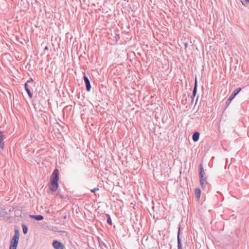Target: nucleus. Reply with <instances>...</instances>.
<instances>
[{"instance_id":"obj_1","label":"nucleus","mask_w":249,"mask_h":249,"mask_svg":"<svg viewBox=\"0 0 249 249\" xmlns=\"http://www.w3.org/2000/svg\"><path fill=\"white\" fill-rule=\"evenodd\" d=\"M51 184L49 189L52 192H55L58 189V181L59 179V171L55 169L51 177Z\"/></svg>"},{"instance_id":"obj_2","label":"nucleus","mask_w":249,"mask_h":249,"mask_svg":"<svg viewBox=\"0 0 249 249\" xmlns=\"http://www.w3.org/2000/svg\"><path fill=\"white\" fill-rule=\"evenodd\" d=\"M242 88H238L231 93L230 97L226 101V107H228L230 104L232 100L242 90Z\"/></svg>"},{"instance_id":"obj_3","label":"nucleus","mask_w":249,"mask_h":249,"mask_svg":"<svg viewBox=\"0 0 249 249\" xmlns=\"http://www.w3.org/2000/svg\"><path fill=\"white\" fill-rule=\"evenodd\" d=\"M199 181H206L207 179V177L205 176V173L204 172L203 167L202 164L199 165Z\"/></svg>"},{"instance_id":"obj_4","label":"nucleus","mask_w":249,"mask_h":249,"mask_svg":"<svg viewBox=\"0 0 249 249\" xmlns=\"http://www.w3.org/2000/svg\"><path fill=\"white\" fill-rule=\"evenodd\" d=\"M111 35L112 36V38L110 37V44L115 45L117 43L118 39L120 38L119 34L114 33V36H113V34L111 33Z\"/></svg>"},{"instance_id":"obj_5","label":"nucleus","mask_w":249,"mask_h":249,"mask_svg":"<svg viewBox=\"0 0 249 249\" xmlns=\"http://www.w3.org/2000/svg\"><path fill=\"white\" fill-rule=\"evenodd\" d=\"M180 232H181L180 226H179L178 227V236H177L178 249H183L181 240V238L180 237Z\"/></svg>"},{"instance_id":"obj_6","label":"nucleus","mask_w":249,"mask_h":249,"mask_svg":"<svg viewBox=\"0 0 249 249\" xmlns=\"http://www.w3.org/2000/svg\"><path fill=\"white\" fill-rule=\"evenodd\" d=\"M19 238V232L18 229H15V234L11 241L18 243Z\"/></svg>"},{"instance_id":"obj_7","label":"nucleus","mask_w":249,"mask_h":249,"mask_svg":"<svg viewBox=\"0 0 249 249\" xmlns=\"http://www.w3.org/2000/svg\"><path fill=\"white\" fill-rule=\"evenodd\" d=\"M53 245L55 249H64L63 245L59 241H53Z\"/></svg>"},{"instance_id":"obj_8","label":"nucleus","mask_w":249,"mask_h":249,"mask_svg":"<svg viewBox=\"0 0 249 249\" xmlns=\"http://www.w3.org/2000/svg\"><path fill=\"white\" fill-rule=\"evenodd\" d=\"M84 80L86 84L87 90L89 91L91 89L89 80L88 77L85 75L84 76Z\"/></svg>"},{"instance_id":"obj_9","label":"nucleus","mask_w":249,"mask_h":249,"mask_svg":"<svg viewBox=\"0 0 249 249\" xmlns=\"http://www.w3.org/2000/svg\"><path fill=\"white\" fill-rule=\"evenodd\" d=\"M200 133L198 131H195L192 135V140L194 142H196L199 140Z\"/></svg>"},{"instance_id":"obj_10","label":"nucleus","mask_w":249,"mask_h":249,"mask_svg":"<svg viewBox=\"0 0 249 249\" xmlns=\"http://www.w3.org/2000/svg\"><path fill=\"white\" fill-rule=\"evenodd\" d=\"M3 135L2 132L0 130V149L3 150L4 148V144L3 142Z\"/></svg>"},{"instance_id":"obj_11","label":"nucleus","mask_w":249,"mask_h":249,"mask_svg":"<svg viewBox=\"0 0 249 249\" xmlns=\"http://www.w3.org/2000/svg\"><path fill=\"white\" fill-rule=\"evenodd\" d=\"M197 82L196 77L195 78L194 86L193 89L192 94H193V96H196L197 92Z\"/></svg>"},{"instance_id":"obj_12","label":"nucleus","mask_w":249,"mask_h":249,"mask_svg":"<svg viewBox=\"0 0 249 249\" xmlns=\"http://www.w3.org/2000/svg\"><path fill=\"white\" fill-rule=\"evenodd\" d=\"M30 217L37 221L43 219V216L41 215H30Z\"/></svg>"},{"instance_id":"obj_13","label":"nucleus","mask_w":249,"mask_h":249,"mask_svg":"<svg viewBox=\"0 0 249 249\" xmlns=\"http://www.w3.org/2000/svg\"><path fill=\"white\" fill-rule=\"evenodd\" d=\"M18 244V243L11 241L9 249H17Z\"/></svg>"},{"instance_id":"obj_14","label":"nucleus","mask_w":249,"mask_h":249,"mask_svg":"<svg viewBox=\"0 0 249 249\" xmlns=\"http://www.w3.org/2000/svg\"><path fill=\"white\" fill-rule=\"evenodd\" d=\"M195 195L198 199H199L201 195V190L199 188H196L195 189Z\"/></svg>"},{"instance_id":"obj_15","label":"nucleus","mask_w":249,"mask_h":249,"mask_svg":"<svg viewBox=\"0 0 249 249\" xmlns=\"http://www.w3.org/2000/svg\"><path fill=\"white\" fill-rule=\"evenodd\" d=\"M22 227L23 232L24 234H26L27 233V231H28V228H27V227L26 225H22Z\"/></svg>"},{"instance_id":"obj_16","label":"nucleus","mask_w":249,"mask_h":249,"mask_svg":"<svg viewBox=\"0 0 249 249\" xmlns=\"http://www.w3.org/2000/svg\"><path fill=\"white\" fill-rule=\"evenodd\" d=\"M32 82H33V79H30V80H28L27 82L25 84L24 87H25V90H26L27 89H29L28 87V83Z\"/></svg>"},{"instance_id":"obj_17","label":"nucleus","mask_w":249,"mask_h":249,"mask_svg":"<svg viewBox=\"0 0 249 249\" xmlns=\"http://www.w3.org/2000/svg\"><path fill=\"white\" fill-rule=\"evenodd\" d=\"M26 91H27V93H28V95L29 96V97H30L31 98H32V97H33V94H32V93H31V91H30V89H26Z\"/></svg>"},{"instance_id":"obj_18","label":"nucleus","mask_w":249,"mask_h":249,"mask_svg":"<svg viewBox=\"0 0 249 249\" xmlns=\"http://www.w3.org/2000/svg\"><path fill=\"white\" fill-rule=\"evenodd\" d=\"M200 185L201 186V187L202 188H204V187H206V184L207 183V182L206 181H202V182H200Z\"/></svg>"},{"instance_id":"obj_19","label":"nucleus","mask_w":249,"mask_h":249,"mask_svg":"<svg viewBox=\"0 0 249 249\" xmlns=\"http://www.w3.org/2000/svg\"><path fill=\"white\" fill-rule=\"evenodd\" d=\"M107 222L108 224H109V214H107Z\"/></svg>"},{"instance_id":"obj_20","label":"nucleus","mask_w":249,"mask_h":249,"mask_svg":"<svg viewBox=\"0 0 249 249\" xmlns=\"http://www.w3.org/2000/svg\"><path fill=\"white\" fill-rule=\"evenodd\" d=\"M184 46H185V48H186L188 47V43L187 42H185L184 43Z\"/></svg>"},{"instance_id":"obj_21","label":"nucleus","mask_w":249,"mask_h":249,"mask_svg":"<svg viewBox=\"0 0 249 249\" xmlns=\"http://www.w3.org/2000/svg\"><path fill=\"white\" fill-rule=\"evenodd\" d=\"M195 97V96H193V94H192L191 96V98L192 99V102H193L194 99V98Z\"/></svg>"},{"instance_id":"obj_22","label":"nucleus","mask_w":249,"mask_h":249,"mask_svg":"<svg viewBox=\"0 0 249 249\" xmlns=\"http://www.w3.org/2000/svg\"><path fill=\"white\" fill-rule=\"evenodd\" d=\"M112 223L111 218H110V226L112 225Z\"/></svg>"},{"instance_id":"obj_23","label":"nucleus","mask_w":249,"mask_h":249,"mask_svg":"<svg viewBox=\"0 0 249 249\" xmlns=\"http://www.w3.org/2000/svg\"><path fill=\"white\" fill-rule=\"evenodd\" d=\"M245 2L246 3H249V0H245Z\"/></svg>"},{"instance_id":"obj_24","label":"nucleus","mask_w":249,"mask_h":249,"mask_svg":"<svg viewBox=\"0 0 249 249\" xmlns=\"http://www.w3.org/2000/svg\"><path fill=\"white\" fill-rule=\"evenodd\" d=\"M99 190V189L98 188H95L94 189V190H95V192L96 191H97V190Z\"/></svg>"},{"instance_id":"obj_25","label":"nucleus","mask_w":249,"mask_h":249,"mask_svg":"<svg viewBox=\"0 0 249 249\" xmlns=\"http://www.w3.org/2000/svg\"><path fill=\"white\" fill-rule=\"evenodd\" d=\"M91 193H94L95 192V190H94V189H92V190H91Z\"/></svg>"},{"instance_id":"obj_26","label":"nucleus","mask_w":249,"mask_h":249,"mask_svg":"<svg viewBox=\"0 0 249 249\" xmlns=\"http://www.w3.org/2000/svg\"><path fill=\"white\" fill-rule=\"evenodd\" d=\"M66 218H67V215H64V216H63V218H64V219H66Z\"/></svg>"},{"instance_id":"obj_27","label":"nucleus","mask_w":249,"mask_h":249,"mask_svg":"<svg viewBox=\"0 0 249 249\" xmlns=\"http://www.w3.org/2000/svg\"><path fill=\"white\" fill-rule=\"evenodd\" d=\"M45 50H48V47H47V46H46V47H45Z\"/></svg>"},{"instance_id":"obj_28","label":"nucleus","mask_w":249,"mask_h":249,"mask_svg":"<svg viewBox=\"0 0 249 249\" xmlns=\"http://www.w3.org/2000/svg\"><path fill=\"white\" fill-rule=\"evenodd\" d=\"M242 4L244 5H246L244 2H242Z\"/></svg>"}]
</instances>
